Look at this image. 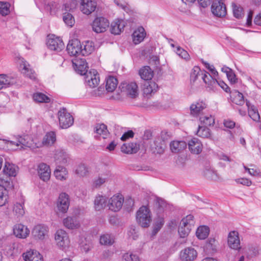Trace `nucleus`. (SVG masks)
I'll list each match as a JSON object with an SVG mask.
<instances>
[{
	"instance_id": "nucleus-59",
	"label": "nucleus",
	"mask_w": 261,
	"mask_h": 261,
	"mask_svg": "<svg viewBox=\"0 0 261 261\" xmlns=\"http://www.w3.org/2000/svg\"><path fill=\"white\" fill-rule=\"evenodd\" d=\"M10 6L8 3L0 2V14L3 16L8 15L10 12Z\"/></svg>"
},
{
	"instance_id": "nucleus-17",
	"label": "nucleus",
	"mask_w": 261,
	"mask_h": 261,
	"mask_svg": "<svg viewBox=\"0 0 261 261\" xmlns=\"http://www.w3.org/2000/svg\"><path fill=\"white\" fill-rule=\"evenodd\" d=\"M228 245L230 248L234 250L241 248L239 233L236 231H230L228 236Z\"/></svg>"
},
{
	"instance_id": "nucleus-39",
	"label": "nucleus",
	"mask_w": 261,
	"mask_h": 261,
	"mask_svg": "<svg viewBox=\"0 0 261 261\" xmlns=\"http://www.w3.org/2000/svg\"><path fill=\"white\" fill-rule=\"evenodd\" d=\"M56 141V135L54 132H49L43 137L42 144L45 146H51Z\"/></svg>"
},
{
	"instance_id": "nucleus-4",
	"label": "nucleus",
	"mask_w": 261,
	"mask_h": 261,
	"mask_svg": "<svg viewBox=\"0 0 261 261\" xmlns=\"http://www.w3.org/2000/svg\"><path fill=\"white\" fill-rule=\"evenodd\" d=\"M136 219L139 223L143 227H148L151 221V214L149 208L143 206L138 211Z\"/></svg>"
},
{
	"instance_id": "nucleus-38",
	"label": "nucleus",
	"mask_w": 261,
	"mask_h": 261,
	"mask_svg": "<svg viewBox=\"0 0 261 261\" xmlns=\"http://www.w3.org/2000/svg\"><path fill=\"white\" fill-rule=\"evenodd\" d=\"M118 85V81L113 76H109L106 80V89L108 92H113Z\"/></svg>"
},
{
	"instance_id": "nucleus-63",
	"label": "nucleus",
	"mask_w": 261,
	"mask_h": 261,
	"mask_svg": "<svg viewBox=\"0 0 261 261\" xmlns=\"http://www.w3.org/2000/svg\"><path fill=\"white\" fill-rule=\"evenodd\" d=\"M85 81L86 82H89L90 79H93L94 77H96L98 76L97 71L95 69L91 70L89 72H87L86 74Z\"/></svg>"
},
{
	"instance_id": "nucleus-49",
	"label": "nucleus",
	"mask_w": 261,
	"mask_h": 261,
	"mask_svg": "<svg viewBox=\"0 0 261 261\" xmlns=\"http://www.w3.org/2000/svg\"><path fill=\"white\" fill-rule=\"evenodd\" d=\"M33 98L34 101L37 102L47 103L50 101V98L44 94L40 92H37L33 94Z\"/></svg>"
},
{
	"instance_id": "nucleus-33",
	"label": "nucleus",
	"mask_w": 261,
	"mask_h": 261,
	"mask_svg": "<svg viewBox=\"0 0 261 261\" xmlns=\"http://www.w3.org/2000/svg\"><path fill=\"white\" fill-rule=\"evenodd\" d=\"M14 83V79L6 74H0V90L10 87Z\"/></svg>"
},
{
	"instance_id": "nucleus-14",
	"label": "nucleus",
	"mask_w": 261,
	"mask_h": 261,
	"mask_svg": "<svg viewBox=\"0 0 261 261\" xmlns=\"http://www.w3.org/2000/svg\"><path fill=\"white\" fill-rule=\"evenodd\" d=\"M82 45L77 39L70 41L67 46V51L70 56L77 57L82 55Z\"/></svg>"
},
{
	"instance_id": "nucleus-11",
	"label": "nucleus",
	"mask_w": 261,
	"mask_h": 261,
	"mask_svg": "<svg viewBox=\"0 0 261 261\" xmlns=\"http://www.w3.org/2000/svg\"><path fill=\"white\" fill-rule=\"evenodd\" d=\"M211 10L213 14L218 17H223L226 14V8L223 0H214Z\"/></svg>"
},
{
	"instance_id": "nucleus-10",
	"label": "nucleus",
	"mask_w": 261,
	"mask_h": 261,
	"mask_svg": "<svg viewBox=\"0 0 261 261\" xmlns=\"http://www.w3.org/2000/svg\"><path fill=\"white\" fill-rule=\"evenodd\" d=\"M197 251L191 247L185 248L179 253V259L181 261H194L197 257Z\"/></svg>"
},
{
	"instance_id": "nucleus-1",
	"label": "nucleus",
	"mask_w": 261,
	"mask_h": 261,
	"mask_svg": "<svg viewBox=\"0 0 261 261\" xmlns=\"http://www.w3.org/2000/svg\"><path fill=\"white\" fill-rule=\"evenodd\" d=\"M5 141L7 146L14 150L24 149L31 146V137L28 135L18 136L13 140Z\"/></svg>"
},
{
	"instance_id": "nucleus-44",
	"label": "nucleus",
	"mask_w": 261,
	"mask_h": 261,
	"mask_svg": "<svg viewBox=\"0 0 261 261\" xmlns=\"http://www.w3.org/2000/svg\"><path fill=\"white\" fill-rule=\"evenodd\" d=\"M210 229L206 226H201L199 227L196 231V236L200 240L206 239L209 234Z\"/></svg>"
},
{
	"instance_id": "nucleus-48",
	"label": "nucleus",
	"mask_w": 261,
	"mask_h": 261,
	"mask_svg": "<svg viewBox=\"0 0 261 261\" xmlns=\"http://www.w3.org/2000/svg\"><path fill=\"white\" fill-rule=\"evenodd\" d=\"M24 201L21 199L19 202H16L13 207V212L18 217L22 216L24 214L23 208Z\"/></svg>"
},
{
	"instance_id": "nucleus-41",
	"label": "nucleus",
	"mask_w": 261,
	"mask_h": 261,
	"mask_svg": "<svg viewBox=\"0 0 261 261\" xmlns=\"http://www.w3.org/2000/svg\"><path fill=\"white\" fill-rule=\"evenodd\" d=\"M18 168L14 164L6 162L3 172L9 176H15Z\"/></svg>"
},
{
	"instance_id": "nucleus-30",
	"label": "nucleus",
	"mask_w": 261,
	"mask_h": 261,
	"mask_svg": "<svg viewBox=\"0 0 261 261\" xmlns=\"http://www.w3.org/2000/svg\"><path fill=\"white\" fill-rule=\"evenodd\" d=\"M187 147V143L182 141H173L170 144V148L172 152L178 153L184 150Z\"/></svg>"
},
{
	"instance_id": "nucleus-50",
	"label": "nucleus",
	"mask_w": 261,
	"mask_h": 261,
	"mask_svg": "<svg viewBox=\"0 0 261 261\" xmlns=\"http://www.w3.org/2000/svg\"><path fill=\"white\" fill-rule=\"evenodd\" d=\"M196 134L199 137L203 138H209L211 135L209 128L206 126H200V125L198 127Z\"/></svg>"
},
{
	"instance_id": "nucleus-28",
	"label": "nucleus",
	"mask_w": 261,
	"mask_h": 261,
	"mask_svg": "<svg viewBox=\"0 0 261 261\" xmlns=\"http://www.w3.org/2000/svg\"><path fill=\"white\" fill-rule=\"evenodd\" d=\"M201 78L211 89H213L217 87L218 80L215 79V77H213L209 73L203 71V73L201 74Z\"/></svg>"
},
{
	"instance_id": "nucleus-37",
	"label": "nucleus",
	"mask_w": 261,
	"mask_h": 261,
	"mask_svg": "<svg viewBox=\"0 0 261 261\" xmlns=\"http://www.w3.org/2000/svg\"><path fill=\"white\" fill-rule=\"evenodd\" d=\"M94 203L95 210L100 211L106 207L107 199L105 196L97 195L95 197Z\"/></svg>"
},
{
	"instance_id": "nucleus-46",
	"label": "nucleus",
	"mask_w": 261,
	"mask_h": 261,
	"mask_svg": "<svg viewBox=\"0 0 261 261\" xmlns=\"http://www.w3.org/2000/svg\"><path fill=\"white\" fill-rule=\"evenodd\" d=\"M67 155L63 150L58 149L55 154V159L57 163L64 164L67 162Z\"/></svg>"
},
{
	"instance_id": "nucleus-2",
	"label": "nucleus",
	"mask_w": 261,
	"mask_h": 261,
	"mask_svg": "<svg viewBox=\"0 0 261 261\" xmlns=\"http://www.w3.org/2000/svg\"><path fill=\"white\" fill-rule=\"evenodd\" d=\"M168 140L167 133L162 132L161 135L155 138L151 144V150L154 153L162 154L166 147V142Z\"/></svg>"
},
{
	"instance_id": "nucleus-62",
	"label": "nucleus",
	"mask_w": 261,
	"mask_h": 261,
	"mask_svg": "<svg viewBox=\"0 0 261 261\" xmlns=\"http://www.w3.org/2000/svg\"><path fill=\"white\" fill-rule=\"evenodd\" d=\"M164 221L162 218H160L158 221L155 222L153 229L152 230L153 235H155L156 234V233L162 227Z\"/></svg>"
},
{
	"instance_id": "nucleus-55",
	"label": "nucleus",
	"mask_w": 261,
	"mask_h": 261,
	"mask_svg": "<svg viewBox=\"0 0 261 261\" xmlns=\"http://www.w3.org/2000/svg\"><path fill=\"white\" fill-rule=\"evenodd\" d=\"M203 71H201L198 66H194L192 69L190 74V79L191 81L195 82L199 77H201V74Z\"/></svg>"
},
{
	"instance_id": "nucleus-61",
	"label": "nucleus",
	"mask_w": 261,
	"mask_h": 261,
	"mask_svg": "<svg viewBox=\"0 0 261 261\" xmlns=\"http://www.w3.org/2000/svg\"><path fill=\"white\" fill-rule=\"evenodd\" d=\"M176 53L181 58L188 60L189 59V55L188 52L179 46L177 47Z\"/></svg>"
},
{
	"instance_id": "nucleus-29",
	"label": "nucleus",
	"mask_w": 261,
	"mask_h": 261,
	"mask_svg": "<svg viewBox=\"0 0 261 261\" xmlns=\"http://www.w3.org/2000/svg\"><path fill=\"white\" fill-rule=\"evenodd\" d=\"M20 66L22 68V73L26 76L31 80H34L36 79V75L34 71L30 68V65L23 59L21 60Z\"/></svg>"
},
{
	"instance_id": "nucleus-22",
	"label": "nucleus",
	"mask_w": 261,
	"mask_h": 261,
	"mask_svg": "<svg viewBox=\"0 0 261 261\" xmlns=\"http://www.w3.org/2000/svg\"><path fill=\"white\" fill-rule=\"evenodd\" d=\"M64 226L68 229H77L80 227V223L76 217H67L63 220Z\"/></svg>"
},
{
	"instance_id": "nucleus-31",
	"label": "nucleus",
	"mask_w": 261,
	"mask_h": 261,
	"mask_svg": "<svg viewBox=\"0 0 261 261\" xmlns=\"http://www.w3.org/2000/svg\"><path fill=\"white\" fill-rule=\"evenodd\" d=\"M139 149V145L136 143L124 144L121 147V151L125 153H136Z\"/></svg>"
},
{
	"instance_id": "nucleus-51",
	"label": "nucleus",
	"mask_w": 261,
	"mask_h": 261,
	"mask_svg": "<svg viewBox=\"0 0 261 261\" xmlns=\"http://www.w3.org/2000/svg\"><path fill=\"white\" fill-rule=\"evenodd\" d=\"M8 191L4 187L0 185V206L5 205L8 202Z\"/></svg>"
},
{
	"instance_id": "nucleus-56",
	"label": "nucleus",
	"mask_w": 261,
	"mask_h": 261,
	"mask_svg": "<svg viewBox=\"0 0 261 261\" xmlns=\"http://www.w3.org/2000/svg\"><path fill=\"white\" fill-rule=\"evenodd\" d=\"M232 10L234 16L237 18H241L243 15V8L234 3L232 4Z\"/></svg>"
},
{
	"instance_id": "nucleus-42",
	"label": "nucleus",
	"mask_w": 261,
	"mask_h": 261,
	"mask_svg": "<svg viewBox=\"0 0 261 261\" xmlns=\"http://www.w3.org/2000/svg\"><path fill=\"white\" fill-rule=\"evenodd\" d=\"M82 48V55L88 56L91 54L94 50V46L92 41H87L83 43Z\"/></svg>"
},
{
	"instance_id": "nucleus-20",
	"label": "nucleus",
	"mask_w": 261,
	"mask_h": 261,
	"mask_svg": "<svg viewBox=\"0 0 261 261\" xmlns=\"http://www.w3.org/2000/svg\"><path fill=\"white\" fill-rule=\"evenodd\" d=\"M72 62L75 70L79 74L84 75L87 72V63L85 59L73 60Z\"/></svg>"
},
{
	"instance_id": "nucleus-47",
	"label": "nucleus",
	"mask_w": 261,
	"mask_h": 261,
	"mask_svg": "<svg viewBox=\"0 0 261 261\" xmlns=\"http://www.w3.org/2000/svg\"><path fill=\"white\" fill-rule=\"evenodd\" d=\"M79 243L82 250L85 252L89 251L92 247L91 242L83 237L80 238Z\"/></svg>"
},
{
	"instance_id": "nucleus-34",
	"label": "nucleus",
	"mask_w": 261,
	"mask_h": 261,
	"mask_svg": "<svg viewBox=\"0 0 261 261\" xmlns=\"http://www.w3.org/2000/svg\"><path fill=\"white\" fill-rule=\"evenodd\" d=\"M54 175L57 179L65 180L68 177V171L65 167L58 166L54 171Z\"/></svg>"
},
{
	"instance_id": "nucleus-60",
	"label": "nucleus",
	"mask_w": 261,
	"mask_h": 261,
	"mask_svg": "<svg viewBox=\"0 0 261 261\" xmlns=\"http://www.w3.org/2000/svg\"><path fill=\"white\" fill-rule=\"evenodd\" d=\"M122 257L125 261H140L139 256L132 252L125 253Z\"/></svg>"
},
{
	"instance_id": "nucleus-23",
	"label": "nucleus",
	"mask_w": 261,
	"mask_h": 261,
	"mask_svg": "<svg viewBox=\"0 0 261 261\" xmlns=\"http://www.w3.org/2000/svg\"><path fill=\"white\" fill-rule=\"evenodd\" d=\"M25 261H43L42 255L35 250H30L22 255Z\"/></svg>"
},
{
	"instance_id": "nucleus-8",
	"label": "nucleus",
	"mask_w": 261,
	"mask_h": 261,
	"mask_svg": "<svg viewBox=\"0 0 261 261\" xmlns=\"http://www.w3.org/2000/svg\"><path fill=\"white\" fill-rule=\"evenodd\" d=\"M110 25L109 20L103 17H98L95 18L92 23L93 31L97 33L105 32Z\"/></svg>"
},
{
	"instance_id": "nucleus-64",
	"label": "nucleus",
	"mask_w": 261,
	"mask_h": 261,
	"mask_svg": "<svg viewBox=\"0 0 261 261\" xmlns=\"http://www.w3.org/2000/svg\"><path fill=\"white\" fill-rule=\"evenodd\" d=\"M236 182L237 184H242L246 186H250L252 184V181L246 178H240L235 179Z\"/></svg>"
},
{
	"instance_id": "nucleus-24",
	"label": "nucleus",
	"mask_w": 261,
	"mask_h": 261,
	"mask_svg": "<svg viewBox=\"0 0 261 261\" xmlns=\"http://www.w3.org/2000/svg\"><path fill=\"white\" fill-rule=\"evenodd\" d=\"M206 104L203 101H198L190 106V113L193 116H198L206 108Z\"/></svg>"
},
{
	"instance_id": "nucleus-32",
	"label": "nucleus",
	"mask_w": 261,
	"mask_h": 261,
	"mask_svg": "<svg viewBox=\"0 0 261 261\" xmlns=\"http://www.w3.org/2000/svg\"><path fill=\"white\" fill-rule=\"evenodd\" d=\"M141 78L146 81H150L153 77V72L150 67L148 66L141 68L139 71Z\"/></svg>"
},
{
	"instance_id": "nucleus-7",
	"label": "nucleus",
	"mask_w": 261,
	"mask_h": 261,
	"mask_svg": "<svg viewBox=\"0 0 261 261\" xmlns=\"http://www.w3.org/2000/svg\"><path fill=\"white\" fill-rule=\"evenodd\" d=\"M124 202V198L121 194H115L111 197L108 202V206L109 210L116 212L122 208Z\"/></svg>"
},
{
	"instance_id": "nucleus-19",
	"label": "nucleus",
	"mask_w": 261,
	"mask_h": 261,
	"mask_svg": "<svg viewBox=\"0 0 261 261\" xmlns=\"http://www.w3.org/2000/svg\"><path fill=\"white\" fill-rule=\"evenodd\" d=\"M188 147L192 153L198 154L202 150L203 146L200 140L194 138L191 139L188 142Z\"/></svg>"
},
{
	"instance_id": "nucleus-9",
	"label": "nucleus",
	"mask_w": 261,
	"mask_h": 261,
	"mask_svg": "<svg viewBox=\"0 0 261 261\" xmlns=\"http://www.w3.org/2000/svg\"><path fill=\"white\" fill-rule=\"evenodd\" d=\"M69 204V195L65 192L60 193L57 203L58 211L62 213H66L68 210Z\"/></svg>"
},
{
	"instance_id": "nucleus-52",
	"label": "nucleus",
	"mask_w": 261,
	"mask_h": 261,
	"mask_svg": "<svg viewBox=\"0 0 261 261\" xmlns=\"http://www.w3.org/2000/svg\"><path fill=\"white\" fill-rule=\"evenodd\" d=\"M232 102L237 105H243L245 102L243 94L238 91H234L233 93Z\"/></svg>"
},
{
	"instance_id": "nucleus-6",
	"label": "nucleus",
	"mask_w": 261,
	"mask_h": 261,
	"mask_svg": "<svg viewBox=\"0 0 261 261\" xmlns=\"http://www.w3.org/2000/svg\"><path fill=\"white\" fill-rule=\"evenodd\" d=\"M46 45L49 49L56 51H60L64 47V44L62 40L54 35L48 36Z\"/></svg>"
},
{
	"instance_id": "nucleus-12",
	"label": "nucleus",
	"mask_w": 261,
	"mask_h": 261,
	"mask_svg": "<svg viewBox=\"0 0 261 261\" xmlns=\"http://www.w3.org/2000/svg\"><path fill=\"white\" fill-rule=\"evenodd\" d=\"M121 92L129 95L132 98H135L138 95V86L135 82L122 83L119 87Z\"/></svg>"
},
{
	"instance_id": "nucleus-43",
	"label": "nucleus",
	"mask_w": 261,
	"mask_h": 261,
	"mask_svg": "<svg viewBox=\"0 0 261 261\" xmlns=\"http://www.w3.org/2000/svg\"><path fill=\"white\" fill-rule=\"evenodd\" d=\"M115 242L114 237L110 234L106 233L100 237L99 242L101 245L106 246H111Z\"/></svg>"
},
{
	"instance_id": "nucleus-16",
	"label": "nucleus",
	"mask_w": 261,
	"mask_h": 261,
	"mask_svg": "<svg viewBox=\"0 0 261 261\" xmlns=\"http://www.w3.org/2000/svg\"><path fill=\"white\" fill-rule=\"evenodd\" d=\"M97 7L95 0H81L80 10L85 14L89 15L94 12Z\"/></svg>"
},
{
	"instance_id": "nucleus-36",
	"label": "nucleus",
	"mask_w": 261,
	"mask_h": 261,
	"mask_svg": "<svg viewBox=\"0 0 261 261\" xmlns=\"http://www.w3.org/2000/svg\"><path fill=\"white\" fill-rule=\"evenodd\" d=\"M157 88L158 86L155 82L146 81L143 86V93L146 95H148L155 91Z\"/></svg>"
},
{
	"instance_id": "nucleus-54",
	"label": "nucleus",
	"mask_w": 261,
	"mask_h": 261,
	"mask_svg": "<svg viewBox=\"0 0 261 261\" xmlns=\"http://www.w3.org/2000/svg\"><path fill=\"white\" fill-rule=\"evenodd\" d=\"M199 120L205 126H211L215 123L214 118L212 115L201 116L200 117Z\"/></svg>"
},
{
	"instance_id": "nucleus-18",
	"label": "nucleus",
	"mask_w": 261,
	"mask_h": 261,
	"mask_svg": "<svg viewBox=\"0 0 261 261\" xmlns=\"http://www.w3.org/2000/svg\"><path fill=\"white\" fill-rule=\"evenodd\" d=\"M38 175L44 181H47L50 177V169L49 166L47 164L42 163L38 165L37 168Z\"/></svg>"
},
{
	"instance_id": "nucleus-35",
	"label": "nucleus",
	"mask_w": 261,
	"mask_h": 261,
	"mask_svg": "<svg viewBox=\"0 0 261 261\" xmlns=\"http://www.w3.org/2000/svg\"><path fill=\"white\" fill-rule=\"evenodd\" d=\"M204 176L207 179L217 181L220 179V176L216 170L209 167H206L203 171Z\"/></svg>"
},
{
	"instance_id": "nucleus-13",
	"label": "nucleus",
	"mask_w": 261,
	"mask_h": 261,
	"mask_svg": "<svg viewBox=\"0 0 261 261\" xmlns=\"http://www.w3.org/2000/svg\"><path fill=\"white\" fill-rule=\"evenodd\" d=\"M48 228L46 226L39 224L35 226L32 231V234L36 240H44L48 236Z\"/></svg>"
},
{
	"instance_id": "nucleus-15",
	"label": "nucleus",
	"mask_w": 261,
	"mask_h": 261,
	"mask_svg": "<svg viewBox=\"0 0 261 261\" xmlns=\"http://www.w3.org/2000/svg\"><path fill=\"white\" fill-rule=\"evenodd\" d=\"M55 239L57 245L61 248L66 247L69 243L68 233L63 229H59L56 231Z\"/></svg>"
},
{
	"instance_id": "nucleus-21",
	"label": "nucleus",
	"mask_w": 261,
	"mask_h": 261,
	"mask_svg": "<svg viewBox=\"0 0 261 261\" xmlns=\"http://www.w3.org/2000/svg\"><path fill=\"white\" fill-rule=\"evenodd\" d=\"M14 235L19 238L24 239L30 233V230L27 226L21 224H18L14 226L13 228Z\"/></svg>"
},
{
	"instance_id": "nucleus-58",
	"label": "nucleus",
	"mask_w": 261,
	"mask_h": 261,
	"mask_svg": "<svg viewBox=\"0 0 261 261\" xmlns=\"http://www.w3.org/2000/svg\"><path fill=\"white\" fill-rule=\"evenodd\" d=\"M75 173L79 176L84 177L86 176L88 173V169L85 165L81 164L79 165L76 168Z\"/></svg>"
},
{
	"instance_id": "nucleus-5",
	"label": "nucleus",
	"mask_w": 261,
	"mask_h": 261,
	"mask_svg": "<svg viewBox=\"0 0 261 261\" xmlns=\"http://www.w3.org/2000/svg\"><path fill=\"white\" fill-rule=\"evenodd\" d=\"M58 116L59 124L62 128H67L73 123V118L65 108L58 111Z\"/></svg>"
},
{
	"instance_id": "nucleus-40",
	"label": "nucleus",
	"mask_w": 261,
	"mask_h": 261,
	"mask_svg": "<svg viewBox=\"0 0 261 261\" xmlns=\"http://www.w3.org/2000/svg\"><path fill=\"white\" fill-rule=\"evenodd\" d=\"M94 132L97 134V135L101 136L103 139H106L109 136V133L107 129V127L103 123L97 124L95 127Z\"/></svg>"
},
{
	"instance_id": "nucleus-3",
	"label": "nucleus",
	"mask_w": 261,
	"mask_h": 261,
	"mask_svg": "<svg viewBox=\"0 0 261 261\" xmlns=\"http://www.w3.org/2000/svg\"><path fill=\"white\" fill-rule=\"evenodd\" d=\"M194 224L195 221L193 215H189L184 218L181 220L178 227V233L180 237L182 238L187 237L192 228L194 226Z\"/></svg>"
},
{
	"instance_id": "nucleus-26",
	"label": "nucleus",
	"mask_w": 261,
	"mask_h": 261,
	"mask_svg": "<svg viewBox=\"0 0 261 261\" xmlns=\"http://www.w3.org/2000/svg\"><path fill=\"white\" fill-rule=\"evenodd\" d=\"M132 36L134 43L138 44L143 41L146 36V32L144 29L140 27L134 31Z\"/></svg>"
},
{
	"instance_id": "nucleus-57",
	"label": "nucleus",
	"mask_w": 261,
	"mask_h": 261,
	"mask_svg": "<svg viewBox=\"0 0 261 261\" xmlns=\"http://www.w3.org/2000/svg\"><path fill=\"white\" fill-rule=\"evenodd\" d=\"M127 236L129 239H132L134 240H137L139 237L138 229L135 226H130L127 231Z\"/></svg>"
},
{
	"instance_id": "nucleus-45",
	"label": "nucleus",
	"mask_w": 261,
	"mask_h": 261,
	"mask_svg": "<svg viewBox=\"0 0 261 261\" xmlns=\"http://www.w3.org/2000/svg\"><path fill=\"white\" fill-rule=\"evenodd\" d=\"M7 255L11 256H14L19 254L20 252L19 245L17 243H13L6 248Z\"/></svg>"
},
{
	"instance_id": "nucleus-53",
	"label": "nucleus",
	"mask_w": 261,
	"mask_h": 261,
	"mask_svg": "<svg viewBox=\"0 0 261 261\" xmlns=\"http://www.w3.org/2000/svg\"><path fill=\"white\" fill-rule=\"evenodd\" d=\"M63 20L65 23L70 27H72L75 23L74 17L69 12L63 13Z\"/></svg>"
},
{
	"instance_id": "nucleus-27",
	"label": "nucleus",
	"mask_w": 261,
	"mask_h": 261,
	"mask_svg": "<svg viewBox=\"0 0 261 261\" xmlns=\"http://www.w3.org/2000/svg\"><path fill=\"white\" fill-rule=\"evenodd\" d=\"M246 106L248 108V113L249 116L254 121L259 122L260 121V115L258 113L257 108L250 103V102L246 100Z\"/></svg>"
},
{
	"instance_id": "nucleus-25",
	"label": "nucleus",
	"mask_w": 261,
	"mask_h": 261,
	"mask_svg": "<svg viewBox=\"0 0 261 261\" xmlns=\"http://www.w3.org/2000/svg\"><path fill=\"white\" fill-rule=\"evenodd\" d=\"M125 22L122 19H116L111 25V32L114 35H119L123 30Z\"/></svg>"
}]
</instances>
